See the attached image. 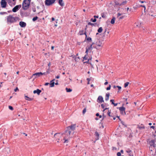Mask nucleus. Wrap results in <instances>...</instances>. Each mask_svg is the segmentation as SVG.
<instances>
[{"label": "nucleus", "mask_w": 156, "mask_h": 156, "mask_svg": "<svg viewBox=\"0 0 156 156\" xmlns=\"http://www.w3.org/2000/svg\"><path fill=\"white\" fill-rule=\"evenodd\" d=\"M89 60H90V59H88V60H87V62H88L89 61Z\"/></svg>", "instance_id": "obj_62"}, {"label": "nucleus", "mask_w": 156, "mask_h": 156, "mask_svg": "<svg viewBox=\"0 0 156 156\" xmlns=\"http://www.w3.org/2000/svg\"><path fill=\"white\" fill-rule=\"evenodd\" d=\"M139 128L140 129H144L145 128V127L144 126H143L141 127H140Z\"/></svg>", "instance_id": "obj_43"}, {"label": "nucleus", "mask_w": 156, "mask_h": 156, "mask_svg": "<svg viewBox=\"0 0 156 156\" xmlns=\"http://www.w3.org/2000/svg\"><path fill=\"white\" fill-rule=\"evenodd\" d=\"M55 1V0H45V4L46 5L49 6L54 3Z\"/></svg>", "instance_id": "obj_7"}, {"label": "nucleus", "mask_w": 156, "mask_h": 156, "mask_svg": "<svg viewBox=\"0 0 156 156\" xmlns=\"http://www.w3.org/2000/svg\"><path fill=\"white\" fill-rule=\"evenodd\" d=\"M41 90H40L39 89H37L36 90H34L33 91V93L34 94L37 93V94H38V95H39L40 94V93H41Z\"/></svg>", "instance_id": "obj_17"}, {"label": "nucleus", "mask_w": 156, "mask_h": 156, "mask_svg": "<svg viewBox=\"0 0 156 156\" xmlns=\"http://www.w3.org/2000/svg\"><path fill=\"white\" fill-rule=\"evenodd\" d=\"M149 125L151 126L152 125V123H149Z\"/></svg>", "instance_id": "obj_58"}, {"label": "nucleus", "mask_w": 156, "mask_h": 156, "mask_svg": "<svg viewBox=\"0 0 156 156\" xmlns=\"http://www.w3.org/2000/svg\"><path fill=\"white\" fill-rule=\"evenodd\" d=\"M9 108L11 110H13V107L11 106H9Z\"/></svg>", "instance_id": "obj_35"}, {"label": "nucleus", "mask_w": 156, "mask_h": 156, "mask_svg": "<svg viewBox=\"0 0 156 156\" xmlns=\"http://www.w3.org/2000/svg\"><path fill=\"white\" fill-rule=\"evenodd\" d=\"M58 3L62 6H63L64 5L63 0H59Z\"/></svg>", "instance_id": "obj_18"}, {"label": "nucleus", "mask_w": 156, "mask_h": 156, "mask_svg": "<svg viewBox=\"0 0 156 156\" xmlns=\"http://www.w3.org/2000/svg\"><path fill=\"white\" fill-rule=\"evenodd\" d=\"M115 17H113L111 21V23L112 24H114L115 23Z\"/></svg>", "instance_id": "obj_22"}, {"label": "nucleus", "mask_w": 156, "mask_h": 156, "mask_svg": "<svg viewBox=\"0 0 156 156\" xmlns=\"http://www.w3.org/2000/svg\"><path fill=\"white\" fill-rule=\"evenodd\" d=\"M96 115L97 116H99V114L98 113H96Z\"/></svg>", "instance_id": "obj_45"}, {"label": "nucleus", "mask_w": 156, "mask_h": 156, "mask_svg": "<svg viewBox=\"0 0 156 156\" xmlns=\"http://www.w3.org/2000/svg\"><path fill=\"white\" fill-rule=\"evenodd\" d=\"M95 119L96 120H98V119L97 118H96Z\"/></svg>", "instance_id": "obj_64"}, {"label": "nucleus", "mask_w": 156, "mask_h": 156, "mask_svg": "<svg viewBox=\"0 0 156 156\" xmlns=\"http://www.w3.org/2000/svg\"><path fill=\"white\" fill-rule=\"evenodd\" d=\"M31 0H24L22 3V8L24 10L27 9L29 7Z\"/></svg>", "instance_id": "obj_3"}, {"label": "nucleus", "mask_w": 156, "mask_h": 156, "mask_svg": "<svg viewBox=\"0 0 156 156\" xmlns=\"http://www.w3.org/2000/svg\"><path fill=\"white\" fill-rule=\"evenodd\" d=\"M140 6L143 7L144 8V10L145 9V5H141Z\"/></svg>", "instance_id": "obj_44"}, {"label": "nucleus", "mask_w": 156, "mask_h": 156, "mask_svg": "<svg viewBox=\"0 0 156 156\" xmlns=\"http://www.w3.org/2000/svg\"><path fill=\"white\" fill-rule=\"evenodd\" d=\"M55 84L56 85H58V82L56 83H55Z\"/></svg>", "instance_id": "obj_56"}, {"label": "nucleus", "mask_w": 156, "mask_h": 156, "mask_svg": "<svg viewBox=\"0 0 156 156\" xmlns=\"http://www.w3.org/2000/svg\"><path fill=\"white\" fill-rule=\"evenodd\" d=\"M123 15L122 13H118L117 14V18H118L119 20L123 19L125 16H122Z\"/></svg>", "instance_id": "obj_12"}, {"label": "nucleus", "mask_w": 156, "mask_h": 156, "mask_svg": "<svg viewBox=\"0 0 156 156\" xmlns=\"http://www.w3.org/2000/svg\"><path fill=\"white\" fill-rule=\"evenodd\" d=\"M87 80L88 81H89L90 80V79L89 78H88L87 79Z\"/></svg>", "instance_id": "obj_55"}, {"label": "nucleus", "mask_w": 156, "mask_h": 156, "mask_svg": "<svg viewBox=\"0 0 156 156\" xmlns=\"http://www.w3.org/2000/svg\"><path fill=\"white\" fill-rule=\"evenodd\" d=\"M60 77V76H56V78H57V79H58Z\"/></svg>", "instance_id": "obj_50"}, {"label": "nucleus", "mask_w": 156, "mask_h": 156, "mask_svg": "<svg viewBox=\"0 0 156 156\" xmlns=\"http://www.w3.org/2000/svg\"><path fill=\"white\" fill-rule=\"evenodd\" d=\"M94 43V44L96 45L95 48L97 49H100V48H102L103 46L102 42L99 39H97L96 42Z\"/></svg>", "instance_id": "obj_4"}, {"label": "nucleus", "mask_w": 156, "mask_h": 156, "mask_svg": "<svg viewBox=\"0 0 156 156\" xmlns=\"http://www.w3.org/2000/svg\"><path fill=\"white\" fill-rule=\"evenodd\" d=\"M84 33L85 32H84L83 30H81L79 31V34L80 35H82L84 34Z\"/></svg>", "instance_id": "obj_26"}, {"label": "nucleus", "mask_w": 156, "mask_h": 156, "mask_svg": "<svg viewBox=\"0 0 156 156\" xmlns=\"http://www.w3.org/2000/svg\"><path fill=\"white\" fill-rule=\"evenodd\" d=\"M111 113V111L108 110V115L110 117L111 116L110 115Z\"/></svg>", "instance_id": "obj_34"}, {"label": "nucleus", "mask_w": 156, "mask_h": 156, "mask_svg": "<svg viewBox=\"0 0 156 156\" xmlns=\"http://www.w3.org/2000/svg\"><path fill=\"white\" fill-rule=\"evenodd\" d=\"M88 25H91L92 26H94V23H91L90 22H89L88 23Z\"/></svg>", "instance_id": "obj_36"}, {"label": "nucleus", "mask_w": 156, "mask_h": 156, "mask_svg": "<svg viewBox=\"0 0 156 156\" xmlns=\"http://www.w3.org/2000/svg\"><path fill=\"white\" fill-rule=\"evenodd\" d=\"M55 140L57 141L58 143H61L64 140V137L63 133H56L54 135Z\"/></svg>", "instance_id": "obj_2"}, {"label": "nucleus", "mask_w": 156, "mask_h": 156, "mask_svg": "<svg viewBox=\"0 0 156 156\" xmlns=\"http://www.w3.org/2000/svg\"><path fill=\"white\" fill-rule=\"evenodd\" d=\"M116 87H118V88L119 90H120L121 89V87L120 86H117Z\"/></svg>", "instance_id": "obj_40"}, {"label": "nucleus", "mask_w": 156, "mask_h": 156, "mask_svg": "<svg viewBox=\"0 0 156 156\" xmlns=\"http://www.w3.org/2000/svg\"><path fill=\"white\" fill-rule=\"evenodd\" d=\"M7 5V3L5 0H2L1 2V6L3 8H5Z\"/></svg>", "instance_id": "obj_10"}, {"label": "nucleus", "mask_w": 156, "mask_h": 156, "mask_svg": "<svg viewBox=\"0 0 156 156\" xmlns=\"http://www.w3.org/2000/svg\"><path fill=\"white\" fill-rule=\"evenodd\" d=\"M75 124H72L67 127L66 130L63 133L64 137L63 143L68 142L69 140L71 137V136L73 135L74 134V131L75 129Z\"/></svg>", "instance_id": "obj_1"}, {"label": "nucleus", "mask_w": 156, "mask_h": 156, "mask_svg": "<svg viewBox=\"0 0 156 156\" xmlns=\"http://www.w3.org/2000/svg\"><path fill=\"white\" fill-rule=\"evenodd\" d=\"M87 54H86L85 55L84 57L83 58L84 60H87Z\"/></svg>", "instance_id": "obj_31"}, {"label": "nucleus", "mask_w": 156, "mask_h": 156, "mask_svg": "<svg viewBox=\"0 0 156 156\" xmlns=\"http://www.w3.org/2000/svg\"><path fill=\"white\" fill-rule=\"evenodd\" d=\"M99 116L100 118H101L102 117V116L101 115H99Z\"/></svg>", "instance_id": "obj_59"}, {"label": "nucleus", "mask_w": 156, "mask_h": 156, "mask_svg": "<svg viewBox=\"0 0 156 156\" xmlns=\"http://www.w3.org/2000/svg\"><path fill=\"white\" fill-rule=\"evenodd\" d=\"M111 85H109V87H107V88H106V90H110V89H111Z\"/></svg>", "instance_id": "obj_37"}, {"label": "nucleus", "mask_w": 156, "mask_h": 156, "mask_svg": "<svg viewBox=\"0 0 156 156\" xmlns=\"http://www.w3.org/2000/svg\"><path fill=\"white\" fill-rule=\"evenodd\" d=\"M94 17L95 18H98V16H94Z\"/></svg>", "instance_id": "obj_49"}, {"label": "nucleus", "mask_w": 156, "mask_h": 156, "mask_svg": "<svg viewBox=\"0 0 156 156\" xmlns=\"http://www.w3.org/2000/svg\"><path fill=\"white\" fill-rule=\"evenodd\" d=\"M86 112V108H85L83 110V114H85Z\"/></svg>", "instance_id": "obj_29"}, {"label": "nucleus", "mask_w": 156, "mask_h": 156, "mask_svg": "<svg viewBox=\"0 0 156 156\" xmlns=\"http://www.w3.org/2000/svg\"><path fill=\"white\" fill-rule=\"evenodd\" d=\"M96 135L97 136H99V134L98 133L96 132Z\"/></svg>", "instance_id": "obj_48"}, {"label": "nucleus", "mask_w": 156, "mask_h": 156, "mask_svg": "<svg viewBox=\"0 0 156 156\" xmlns=\"http://www.w3.org/2000/svg\"><path fill=\"white\" fill-rule=\"evenodd\" d=\"M107 109H108V108H105V109L103 111H104L105 110Z\"/></svg>", "instance_id": "obj_57"}, {"label": "nucleus", "mask_w": 156, "mask_h": 156, "mask_svg": "<svg viewBox=\"0 0 156 156\" xmlns=\"http://www.w3.org/2000/svg\"><path fill=\"white\" fill-rule=\"evenodd\" d=\"M151 128H153V129H154V126H151Z\"/></svg>", "instance_id": "obj_53"}, {"label": "nucleus", "mask_w": 156, "mask_h": 156, "mask_svg": "<svg viewBox=\"0 0 156 156\" xmlns=\"http://www.w3.org/2000/svg\"><path fill=\"white\" fill-rule=\"evenodd\" d=\"M114 100L113 99H112L110 100V102H111L112 104L114 105V106H116L117 105L118 103H114Z\"/></svg>", "instance_id": "obj_20"}, {"label": "nucleus", "mask_w": 156, "mask_h": 156, "mask_svg": "<svg viewBox=\"0 0 156 156\" xmlns=\"http://www.w3.org/2000/svg\"><path fill=\"white\" fill-rule=\"evenodd\" d=\"M117 155L118 156H121V154L120 152H118L117 153Z\"/></svg>", "instance_id": "obj_38"}, {"label": "nucleus", "mask_w": 156, "mask_h": 156, "mask_svg": "<svg viewBox=\"0 0 156 156\" xmlns=\"http://www.w3.org/2000/svg\"><path fill=\"white\" fill-rule=\"evenodd\" d=\"M46 75V73H42L41 72L37 73L34 74L32 75L31 77H34V79L36 78L37 77L40 76L41 75Z\"/></svg>", "instance_id": "obj_6"}, {"label": "nucleus", "mask_w": 156, "mask_h": 156, "mask_svg": "<svg viewBox=\"0 0 156 156\" xmlns=\"http://www.w3.org/2000/svg\"><path fill=\"white\" fill-rule=\"evenodd\" d=\"M155 140H152L150 142V144L151 147L153 146L155 147V145L154 144Z\"/></svg>", "instance_id": "obj_15"}, {"label": "nucleus", "mask_w": 156, "mask_h": 156, "mask_svg": "<svg viewBox=\"0 0 156 156\" xmlns=\"http://www.w3.org/2000/svg\"><path fill=\"white\" fill-rule=\"evenodd\" d=\"M90 21L93 22H95L96 21V19L95 18L94 19H93V18H91L90 19Z\"/></svg>", "instance_id": "obj_30"}, {"label": "nucleus", "mask_w": 156, "mask_h": 156, "mask_svg": "<svg viewBox=\"0 0 156 156\" xmlns=\"http://www.w3.org/2000/svg\"><path fill=\"white\" fill-rule=\"evenodd\" d=\"M108 84V82H105V83H104V84L105 85H107V84Z\"/></svg>", "instance_id": "obj_51"}, {"label": "nucleus", "mask_w": 156, "mask_h": 156, "mask_svg": "<svg viewBox=\"0 0 156 156\" xmlns=\"http://www.w3.org/2000/svg\"><path fill=\"white\" fill-rule=\"evenodd\" d=\"M101 15L102 18H105L106 16L104 13H101Z\"/></svg>", "instance_id": "obj_33"}, {"label": "nucleus", "mask_w": 156, "mask_h": 156, "mask_svg": "<svg viewBox=\"0 0 156 156\" xmlns=\"http://www.w3.org/2000/svg\"><path fill=\"white\" fill-rule=\"evenodd\" d=\"M19 25L22 27H25L26 25V23L23 21L20 22L19 23Z\"/></svg>", "instance_id": "obj_16"}, {"label": "nucleus", "mask_w": 156, "mask_h": 156, "mask_svg": "<svg viewBox=\"0 0 156 156\" xmlns=\"http://www.w3.org/2000/svg\"><path fill=\"white\" fill-rule=\"evenodd\" d=\"M49 84V83H46L44 84L45 86H47Z\"/></svg>", "instance_id": "obj_42"}, {"label": "nucleus", "mask_w": 156, "mask_h": 156, "mask_svg": "<svg viewBox=\"0 0 156 156\" xmlns=\"http://www.w3.org/2000/svg\"><path fill=\"white\" fill-rule=\"evenodd\" d=\"M25 99L27 100L30 101L32 100V99L31 98H29V97H27V96H25Z\"/></svg>", "instance_id": "obj_27"}, {"label": "nucleus", "mask_w": 156, "mask_h": 156, "mask_svg": "<svg viewBox=\"0 0 156 156\" xmlns=\"http://www.w3.org/2000/svg\"><path fill=\"white\" fill-rule=\"evenodd\" d=\"M101 107L104 109L105 108V105L104 104H102L101 105Z\"/></svg>", "instance_id": "obj_41"}, {"label": "nucleus", "mask_w": 156, "mask_h": 156, "mask_svg": "<svg viewBox=\"0 0 156 156\" xmlns=\"http://www.w3.org/2000/svg\"><path fill=\"white\" fill-rule=\"evenodd\" d=\"M94 42L92 44H91L90 45L87 46L86 48V51L85 52V53L87 54H88V52L90 51H91L92 49V46L94 44Z\"/></svg>", "instance_id": "obj_8"}, {"label": "nucleus", "mask_w": 156, "mask_h": 156, "mask_svg": "<svg viewBox=\"0 0 156 156\" xmlns=\"http://www.w3.org/2000/svg\"><path fill=\"white\" fill-rule=\"evenodd\" d=\"M37 18L38 17L37 16H35V17H34L33 18L32 20L34 21H35L37 19Z\"/></svg>", "instance_id": "obj_32"}, {"label": "nucleus", "mask_w": 156, "mask_h": 156, "mask_svg": "<svg viewBox=\"0 0 156 156\" xmlns=\"http://www.w3.org/2000/svg\"><path fill=\"white\" fill-rule=\"evenodd\" d=\"M7 21L8 23H12L16 21V20L15 18L13 17L12 16L10 15L7 16Z\"/></svg>", "instance_id": "obj_5"}, {"label": "nucleus", "mask_w": 156, "mask_h": 156, "mask_svg": "<svg viewBox=\"0 0 156 156\" xmlns=\"http://www.w3.org/2000/svg\"><path fill=\"white\" fill-rule=\"evenodd\" d=\"M5 151L8 154L10 153V150L9 148H6L5 149Z\"/></svg>", "instance_id": "obj_24"}, {"label": "nucleus", "mask_w": 156, "mask_h": 156, "mask_svg": "<svg viewBox=\"0 0 156 156\" xmlns=\"http://www.w3.org/2000/svg\"><path fill=\"white\" fill-rule=\"evenodd\" d=\"M66 90L67 92H70L72 91V90L70 88H66Z\"/></svg>", "instance_id": "obj_25"}, {"label": "nucleus", "mask_w": 156, "mask_h": 156, "mask_svg": "<svg viewBox=\"0 0 156 156\" xmlns=\"http://www.w3.org/2000/svg\"><path fill=\"white\" fill-rule=\"evenodd\" d=\"M129 7H128V8H127V11H128L129 10Z\"/></svg>", "instance_id": "obj_61"}, {"label": "nucleus", "mask_w": 156, "mask_h": 156, "mask_svg": "<svg viewBox=\"0 0 156 156\" xmlns=\"http://www.w3.org/2000/svg\"><path fill=\"white\" fill-rule=\"evenodd\" d=\"M21 7V5H19L16 6L12 9V11L13 12H15L18 11L19 9Z\"/></svg>", "instance_id": "obj_9"}, {"label": "nucleus", "mask_w": 156, "mask_h": 156, "mask_svg": "<svg viewBox=\"0 0 156 156\" xmlns=\"http://www.w3.org/2000/svg\"><path fill=\"white\" fill-rule=\"evenodd\" d=\"M103 30V29L102 27H100L98 30V31L99 33H101Z\"/></svg>", "instance_id": "obj_23"}, {"label": "nucleus", "mask_w": 156, "mask_h": 156, "mask_svg": "<svg viewBox=\"0 0 156 156\" xmlns=\"http://www.w3.org/2000/svg\"><path fill=\"white\" fill-rule=\"evenodd\" d=\"M121 152L122 153H123V150H121Z\"/></svg>", "instance_id": "obj_54"}, {"label": "nucleus", "mask_w": 156, "mask_h": 156, "mask_svg": "<svg viewBox=\"0 0 156 156\" xmlns=\"http://www.w3.org/2000/svg\"><path fill=\"white\" fill-rule=\"evenodd\" d=\"M19 71H17V72H16V73H17V74H19Z\"/></svg>", "instance_id": "obj_63"}, {"label": "nucleus", "mask_w": 156, "mask_h": 156, "mask_svg": "<svg viewBox=\"0 0 156 156\" xmlns=\"http://www.w3.org/2000/svg\"><path fill=\"white\" fill-rule=\"evenodd\" d=\"M54 46H52L51 47V50H53L54 49Z\"/></svg>", "instance_id": "obj_46"}, {"label": "nucleus", "mask_w": 156, "mask_h": 156, "mask_svg": "<svg viewBox=\"0 0 156 156\" xmlns=\"http://www.w3.org/2000/svg\"><path fill=\"white\" fill-rule=\"evenodd\" d=\"M116 87L115 86V85H114L113 86V87L114 88H115Z\"/></svg>", "instance_id": "obj_60"}, {"label": "nucleus", "mask_w": 156, "mask_h": 156, "mask_svg": "<svg viewBox=\"0 0 156 156\" xmlns=\"http://www.w3.org/2000/svg\"><path fill=\"white\" fill-rule=\"evenodd\" d=\"M119 110H120L121 113L122 114H126L125 112V108L123 107H120L119 108Z\"/></svg>", "instance_id": "obj_11"}, {"label": "nucleus", "mask_w": 156, "mask_h": 156, "mask_svg": "<svg viewBox=\"0 0 156 156\" xmlns=\"http://www.w3.org/2000/svg\"><path fill=\"white\" fill-rule=\"evenodd\" d=\"M129 84V82H127L124 83V87H126L128 86V85Z\"/></svg>", "instance_id": "obj_28"}, {"label": "nucleus", "mask_w": 156, "mask_h": 156, "mask_svg": "<svg viewBox=\"0 0 156 156\" xmlns=\"http://www.w3.org/2000/svg\"><path fill=\"white\" fill-rule=\"evenodd\" d=\"M19 90V89L17 87L15 90H14V91L15 92H16L17 91H18Z\"/></svg>", "instance_id": "obj_39"}, {"label": "nucleus", "mask_w": 156, "mask_h": 156, "mask_svg": "<svg viewBox=\"0 0 156 156\" xmlns=\"http://www.w3.org/2000/svg\"><path fill=\"white\" fill-rule=\"evenodd\" d=\"M6 13V12H1L0 13V14H3L4 13Z\"/></svg>", "instance_id": "obj_52"}, {"label": "nucleus", "mask_w": 156, "mask_h": 156, "mask_svg": "<svg viewBox=\"0 0 156 156\" xmlns=\"http://www.w3.org/2000/svg\"><path fill=\"white\" fill-rule=\"evenodd\" d=\"M54 80H55V79H54L53 80L51 81L50 83V85L51 87H54V84H55V82H53V81H54Z\"/></svg>", "instance_id": "obj_19"}, {"label": "nucleus", "mask_w": 156, "mask_h": 156, "mask_svg": "<svg viewBox=\"0 0 156 156\" xmlns=\"http://www.w3.org/2000/svg\"><path fill=\"white\" fill-rule=\"evenodd\" d=\"M109 93H107L105 96V100L106 101H108L109 99Z\"/></svg>", "instance_id": "obj_21"}, {"label": "nucleus", "mask_w": 156, "mask_h": 156, "mask_svg": "<svg viewBox=\"0 0 156 156\" xmlns=\"http://www.w3.org/2000/svg\"><path fill=\"white\" fill-rule=\"evenodd\" d=\"M97 101L98 102L100 103H102L104 102L103 98L101 96H100L98 97Z\"/></svg>", "instance_id": "obj_14"}, {"label": "nucleus", "mask_w": 156, "mask_h": 156, "mask_svg": "<svg viewBox=\"0 0 156 156\" xmlns=\"http://www.w3.org/2000/svg\"><path fill=\"white\" fill-rule=\"evenodd\" d=\"M52 21H54L55 20V19L54 17H52L51 18Z\"/></svg>", "instance_id": "obj_47"}, {"label": "nucleus", "mask_w": 156, "mask_h": 156, "mask_svg": "<svg viewBox=\"0 0 156 156\" xmlns=\"http://www.w3.org/2000/svg\"><path fill=\"white\" fill-rule=\"evenodd\" d=\"M84 34H85L86 36L85 40H87V41L89 42H91L92 41L91 38L90 37H87V35L86 34V31L84 33Z\"/></svg>", "instance_id": "obj_13"}]
</instances>
